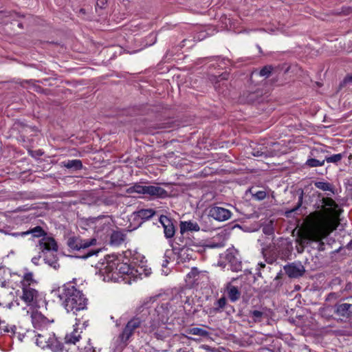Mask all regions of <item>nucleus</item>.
Masks as SVG:
<instances>
[{
	"instance_id": "1",
	"label": "nucleus",
	"mask_w": 352,
	"mask_h": 352,
	"mask_svg": "<svg viewBox=\"0 0 352 352\" xmlns=\"http://www.w3.org/2000/svg\"><path fill=\"white\" fill-rule=\"evenodd\" d=\"M322 209L314 214L311 225L301 231L298 241L302 247L311 241H319L336 230L341 210L331 198L322 199Z\"/></svg>"
},
{
	"instance_id": "2",
	"label": "nucleus",
	"mask_w": 352,
	"mask_h": 352,
	"mask_svg": "<svg viewBox=\"0 0 352 352\" xmlns=\"http://www.w3.org/2000/svg\"><path fill=\"white\" fill-rule=\"evenodd\" d=\"M100 269L101 274L104 276V280L120 281V279L128 283L136 278H142L143 272L148 276L150 272L143 269V267H135L127 263L121 262L116 256H108L105 258V263Z\"/></svg>"
},
{
	"instance_id": "3",
	"label": "nucleus",
	"mask_w": 352,
	"mask_h": 352,
	"mask_svg": "<svg viewBox=\"0 0 352 352\" xmlns=\"http://www.w3.org/2000/svg\"><path fill=\"white\" fill-rule=\"evenodd\" d=\"M147 306L144 333L157 340H164L173 333L172 325L168 324L169 311L164 305L157 307L151 312Z\"/></svg>"
},
{
	"instance_id": "4",
	"label": "nucleus",
	"mask_w": 352,
	"mask_h": 352,
	"mask_svg": "<svg viewBox=\"0 0 352 352\" xmlns=\"http://www.w3.org/2000/svg\"><path fill=\"white\" fill-rule=\"evenodd\" d=\"M36 283L32 272L24 273L20 281L21 288L22 289L20 298L25 304V306H21L17 300H14L8 303L5 307L12 309L16 307H21V313L32 309L39 308L41 304L44 302V299L43 295L34 288Z\"/></svg>"
},
{
	"instance_id": "5",
	"label": "nucleus",
	"mask_w": 352,
	"mask_h": 352,
	"mask_svg": "<svg viewBox=\"0 0 352 352\" xmlns=\"http://www.w3.org/2000/svg\"><path fill=\"white\" fill-rule=\"evenodd\" d=\"M62 302V305L67 312L76 314L77 311L86 309L87 299L81 291L70 284L64 285L56 290H54Z\"/></svg>"
},
{
	"instance_id": "6",
	"label": "nucleus",
	"mask_w": 352,
	"mask_h": 352,
	"mask_svg": "<svg viewBox=\"0 0 352 352\" xmlns=\"http://www.w3.org/2000/svg\"><path fill=\"white\" fill-rule=\"evenodd\" d=\"M18 340L20 342L34 341L40 348L49 349L52 352H59L63 349L62 344L57 340L53 332L41 331V333L33 330H27L25 333H18Z\"/></svg>"
},
{
	"instance_id": "7",
	"label": "nucleus",
	"mask_w": 352,
	"mask_h": 352,
	"mask_svg": "<svg viewBox=\"0 0 352 352\" xmlns=\"http://www.w3.org/2000/svg\"><path fill=\"white\" fill-rule=\"evenodd\" d=\"M145 308H143L140 316H136L131 318L125 325L122 332L117 339L118 350L124 349L128 344L131 337L133 335L135 330L140 329L144 333L146 326V316H147V306L145 304Z\"/></svg>"
},
{
	"instance_id": "8",
	"label": "nucleus",
	"mask_w": 352,
	"mask_h": 352,
	"mask_svg": "<svg viewBox=\"0 0 352 352\" xmlns=\"http://www.w3.org/2000/svg\"><path fill=\"white\" fill-rule=\"evenodd\" d=\"M194 252L192 249L183 247L179 249L166 250L164 254L165 260L162 263V267H166L169 263L180 264L184 263L194 257Z\"/></svg>"
},
{
	"instance_id": "9",
	"label": "nucleus",
	"mask_w": 352,
	"mask_h": 352,
	"mask_svg": "<svg viewBox=\"0 0 352 352\" xmlns=\"http://www.w3.org/2000/svg\"><path fill=\"white\" fill-rule=\"evenodd\" d=\"M28 232L35 237L42 236V238L38 240L37 245V247L41 252H45V251H56L58 250V245L54 239L45 234L41 227L36 226Z\"/></svg>"
},
{
	"instance_id": "10",
	"label": "nucleus",
	"mask_w": 352,
	"mask_h": 352,
	"mask_svg": "<svg viewBox=\"0 0 352 352\" xmlns=\"http://www.w3.org/2000/svg\"><path fill=\"white\" fill-rule=\"evenodd\" d=\"M126 192L129 194L138 193L142 195H148L150 196L164 198L168 196V192L164 188L157 186H142L140 184H135L126 189Z\"/></svg>"
},
{
	"instance_id": "11",
	"label": "nucleus",
	"mask_w": 352,
	"mask_h": 352,
	"mask_svg": "<svg viewBox=\"0 0 352 352\" xmlns=\"http://www.w3.org/2000/svg\"><path fill=\"white\" fill-rule=\"evenodd\" d=\"M112 219L109 216H99L97 217H90L87 219V224L95 232H107L112 225Z\"/></svg>"
},
{
	"instance_id": "12",
	"label": "nucleus",
	"mask_w": 352,
	"mask_h": 352,
	"mask_svg": "<svg viewBox=\"0 0 352 352\" xmlns=\"http://www.w3.org/2000/svg\"><path fill=\"white\" fill-rule=\"evenodd\" d=\"M38 309L28 310L21 313V314L24 316L30 315L34 327L40 329L47 325L49 323V320L41 311H38Z\"/></svg>"
},
{
	"instance_id": "13",
	"label": "nucleus",
	"mask_w": 352,
	"mask_h": 352,
	"mask_svg": "<svg viewBox=\"0 0 352 352\" xmlns=\"http://www.w3.org/2000/svg\"><path fill=\"white\" fill-rule=\"evenodd\" d=\"M209 215L218 221H225L231 218L232 212L228 209L214 206L210 208Z\"/></svg>"
},
{
	"instance_id": "14",
	"label": "nucleus",
	"mask_w": 352,
	"mask_h": 352,
	"mask_svg": "<svg viewBox=\"0 0 352 352\" xmlns=\"http://www.w3.org/2000/svg\"><path fill=\"white\" fill-rule=\"evenodd\" d=\"M95 239L82 240L78 237H70L67 240V245L72 250L85 249L96 243Z\"/></svg>"
},
{
	"instance_id": "15",
	"label": "nucleus",
	"mask_w": 352,
	"mask_h": 352,
	"mask_svg": "<svg viewBox=\"0 0 352 352\" xmlns=\"http://www.w3.org/2000/svg\"><path fill=\"white\" fill-rule=\"evenodd\" d=\"M285 273L290 278H296L302 276L305 272V267L300 263H292L284 266Z\"/></svg>"
},
{
	"instance_id": "16",
	"label": "nucleus",
	"mask_w": 352,
	"mask_h": 352,
	"mask_svg": "<svg viewBox=\"0 0 352 352\" xmlns=\"http://www.w3.org/2000/svg\"><path fill=\"white\" fill-rule=\"evenodd\" d=\"M160 222L164 228V232L166 238H172L175 233V228L171 219L166 216L162 215Z\"/></svg>"
},
{
	"instance_id": "17",
	"label": "nucleus",
	"mask_w": 352,
	"mask_h": 352,
	"mask_svg": "<svg viewBox=\"0 0 352 352\" xmlns=\"http://www.w3.org/2000/svg\"><path fill=\"white\" fill-rule=\"evenodd\" d=\"M179 228L182 234H184L187 232H198L200 230L198 223L192 221H181Z\"/></svg>"
},
{
	"instance_id": "18",
	"label": "nucleus",
	"mask_w": 352,
	"mask_h": 352,
	"mask_svg": "<svg viewBox=\"0 0 352 352\" xmlns=\"http://www.w3.org/2000/svg\"><path fill=\"white\" fill-rule=\"evenodd\" d=\"M227 241L226 234L223 232L219 233L213 237L212 241H210L207 247L210 248H219L224 247Z\"/></svg>"
},
{
	"instance_id": "19",
	"label": "nucleus",
	"mask_w": 352,
	"mask_h": 352,
	"mask_svg": "<svg viewBox=\"0 0 352 352\" xmlns=\"http://www.w3.org/2000/svg\"><path fill=\"white\" fill-rule=\"evenodd\" d=\"M80 322H78L75 324L74 329L72 332L67 333L65 336V342L67 344H76V342L79 340L80 338V333L82 331H79L78 330V326L80 325Z\"/></svg>"
},
{
	"instance_id": "20",
	"label": "nucleus",
	"mask_w": 352,
	"mask_h": 352,
	"mask_svg": "<svg viewBox=\"0 0 352 352\" xmlns=\"http://www.w3.org/2000/svg\"><path fill=\"white\" fill-rule=\"evenodd\" d=\"M56 251H56H45V252H43L45 254V263H47L51 267L54 268V270H57L59 267L57 256L56 255L54 254V252H56Z\"/></svg>"
},
{
	"instance_id": "21",
	"label": "nucleus",
	"mask_w": 352,
	"mask_h": 352,
	"mask_svg": "<svg viewBox=\"0 0 352 352\" xmlns=\"http://www.w3.org/2000/svg\"><path fill=\"white\" fill-rule=\"evenodd\" d=\"M0 331L1 333H8L10 336L12 337L16 336L18 338V333L16 332V327L14 324H10L4 320H0Z\"/></svg>"
},
{
	"instance_id": "22",
	"label": "nucleus",
	"mask_w": 352,
	"mask_h": 352,
	"mask_svg": "<svg viewBox=\"0 0 352 352\" xmlns=\"http://www.w3.org/2000/svg\"><path fill=\"white\" fill-rule=\"evenodd\" d=\"M336 312L342 317H349L352 314V304L342 303L336 307Z\"/></svg>"
},
{
	"instance_id": "23",
	"label": "nucleus",
	"mask_w": 352,
	"mask_h": 352,
	"mask_svg": "<svg viewBox=\"0 0 352 352\" xmlns=\"http://www.w3.org/2000/svg\"><path fill=\"white\" fill-rule=\"evenodd\" d=\"M155 214V211L152 209H141L133 212V218H139L142 223L152 217Z\"/></svg>"
},
{
	"instance_id": "24",
	"label": "nucleus",
	"mask_w": 352,
	"mask_h": 352,
	"mask_svg": "<svg viewBox=\"0 0 352 352\" xmlns=\"http://www.w3.org/2000/svg\"><path fill=\"white\" fill-rule=\"evenodd\" d=\"M205 272H200L196 267L191 269L190 272L187 274V278L190 284L198 283L201 277L205 276Z\"/></svg>"
},
{
	"instance_id": "25",
	"label": "nucleus",
	"mask_w": 352,
	"mask_h": 352,
	"mask_svg": "<svg viewBox=\"0 0 352 352\" xmlns=\"http://www.w3.org/2000/svg\"><path fill=\"white\" fill-rule=\"evenodd\" d=\"M226 292L228 297L232 302L236 301L241 296V292L239 289L231 284L227 285Z\"/></svg>"
},
{
	"instance_id": "26",
	"label": "nucleus",
	"mask_w": 352,
	"mask_h": 352,
	"mask_svg": "<svg viewBox=\"0 0 352 352\" xmlns=\"http://www.w3.org/2000/svg\"><path fill=\"white\" fill-rule=\"evenodd\" d=\"M124 241V235L120 232H113L111 236L112 245H118Z\"/></svg>"
},
{
	"instance_id": "27",
	"label": "nucleus",
	"mask_w": 352,
	"mask_h": 352,
	"mask_svg": "<svg viewBox=\"0 0 352 352\" xmlns=\"http://www.w3.org/2000/svg\"><path fill=\"white\" fill-rule=\"evenodd\" d=\"M64 166L67 168H74L76 170L80 169L82 167V164L79 160H72L64 162Z\"/></svg>"
},
{
	"instance_id": "28",
	"label": "nucleus",
	"mask_w": 352,
	"mask_h": 352,
	"mask_svg": "<svg viewBox=\"0 0 352 352\" xmlns=\"http://www.w3.org/2000/svg\"><path fill=\"white\" fill-rule=\"evenodd\" d=\"M314 185L317 188L322 190L323 191H331L333 192V188L332 185L329 182H315Z\"/></svg>"
},
{
	"instance_id": "29",
	"label": "nucleus",
	"mask_w": 352,
	"mask_h": 352,
	"mask_svg": "<svg viewBox=\"0 0 352 352\" xmlns=\"http://www.w3.org/2000/svg\"><path fill=\"white\" fill-rule=\"evenodd\" d=\"M188 333L189 334H192V335H195V336H200L202 337H207L209 335V333L206 330H205L202 328H199V327H193V328L189 329L188 330Z\"/></svg>"
},
{
	"instance_id": "30",
	"label": "nucleus",
	"mask_w": 352,
	"mask_h": 352,
	"mask_svg": "<svg viewBox=\"0 0 352 352\" xmlns=\"http://www.w3.org/2000/svg\"><path fill=\"white\" fill-rule=\"evenodd\" d=\"M252 155L256 157H267L270 156L271 154L269 153L266 148H253Z\"/></svg>"
},
{
	"instance_id": "31",
	"label": "nucleus",
	"mask_w": 352,
	"mask_h": 352,
	"mask_svg": "<svg viewBox=\"0 0 352 352\" xmlns=\"http://www.w3.org/2000/svg\"><path fill=\"white\" fill-rule=\"evenodd\" d=\"M344 157V155L342 153H338L333 155L329 157H327L325 158V161L328 163H333L337 164L338 162H340Z\"/></svg>"
},
{
	"instance_id": "32",
	"label": "nucleus",
	"mask_w": 352,
	"mask_h": 352,
	"mask_svg": "<svg viewBox=\"0 0 352 352\" xmlns=\"http://www.w3.org/2000/svg\"><path fill=\"white\" fill-rule=\"evenodd\" d=\"M325 160L320 161L316 159L311 158L308 159L306 162V164L310 167H318L322 166L324 164Z\"/></svg>"
},
{
	"instance_id": "33",
	"label": "nucleus",
	"mask_w": 352,
	"mask_h": 352,
	"mask_svg": "<svg viewBox=\"0 0 352 352\" xmlns=\"http://www.w3.org/2000/svg\"><path fill=\"white\" fill-rule=\"evenodd\" d=\"M263 316V312L258 310H254L250 311V316L254 322H260Z\"/></svg>"
},
{
	"instance_id": "34",
	"label": "nucleus",
	"mask_w": 352,
	"mask_h": 352,
	"mask_svg": "<svg viewBox=\"0 0 352 352\" xmlns=\"http://www.w3.org/2000/svg\"><path fill=\"white\" fill-rule=\"evenodd\" d=\"M226 305V299L225 297L219 298L215 303L214 310L217 312L221 311Z\"/></svg>"
},
{
	"instance_id": "35",
	"label": "nucleus",
	"mask_w": 352,
	"mask_h": 352,
	"mask_svg": "<svg viewBox=\"0 0 352 352\" xmlns=\"http://www.w3.org/2000/svg\"><path fill=\"white\" fill-rule=\"evenodd\" d=\"M129 221H130L132 229L138 228L142 223V221H140V219L133 217V213L130 215Z\"/></svg>"
},
{
	"instance_id": "36",
	"label": "nucleus",
	"mask_w": 352,
	"mask_h": 352,
	"mask_svg": "<svg viewBox=\"0 0 352 352\" xmlns=\"http://www.w3.org/2000/svg\"><path fill=\"white\" fill-rule=\"evenodd\" d=\"M263 232L265 234L271 235L274 232V228H273V223L272 221L268 222L267 224L263 226Z\"/></svg>"
},
{
	"instance_id": "37",
	"label": "nucleus",
	"mask_w": 352,
	"mask_h": 352,
	"mask_svg": "<svg viewBox=\"0 0 352 352\" xmlns=\"http://www.w3.org/2000/svg\"><path fill=\"white\" fill-rule=\"evenodd\" d=\"M272 67L271 66H265L259 72V75L261 76L268 77L272 72Z\"/></svg>"
},
{
	"instance_id": "38",
	"label": "nucleus",
	"mask_w": 352,
	"mask_h": 352,
	"mask_svg": "<svg viewBox=\"0 0 352 352\" xmlns=\"http://www.w3.org/2000/svg\"><path fill=\"white\" fill-rule=\"evenodd\" d=\"M266 197V192L263 190H259L253 194V197L256 200H263Z\"/></svg>"
},
{
	"instance_id": "39",
	"label": "nucleus",
	"mask_w": 352,
	"mask_h": 352,
	"mask_svg": "<svg viewBox=\"0 0 352 352\" xmlns=\"http://www.w3.org/2000/svg\"><path fill=\"white\" fill-rule=\"evenodd\" d=\"M80 352H96V349L93 347V346L90 343V340H89L87 345L84 347L82 351Z\"/></svg>"
},
{
	"instance_id": "40",
	"label": "nucleus",
	"mask_w": 352,
	"mask_h": 352,
	"mask_svg": "<svg viewBox=\"0 0 352 352\" xmlns=\"http://www.w3.org/2000/svg\"><path fill=\"white\" fill-rule=\"evenodd\" d=\"M229 253L227 254V258L229 260L230 263H234L235 262V258L234 256H232V254L233 252H236V250H228Z\"/></svg>"
},
{
	"instance_id": "41",
	"label": "nucleus",
	"mask_w": 352,
	"mask_h": 352,
	"mask_svg": "<svg viewBox=\"0 0 352 352\" xmlns=\"http://www.w3.org/2000/svg\"><path fill=\"white\" fill-rule=\"evenodd\" d=\"M8 16L6 15V14L5 12H0V23H8L9 20L7 19Z\"/></svg>"
},
{
	"instance_id": "42",
	"label": "nucleus",
	"mask_w": 352,
	"mask_h": 352,
	"mask_svg": "<svg viewBox=\"0 0 352 352\" xmlns=\"http://www.w3.org/2000/svg\"><path fill=\"white\" fill-rule=\"evenodd\" d=\"M103 203H104V204H105L107 206H111V205L115 204L116 201L113 197H110V198L104 199Z\"/></svg>"
},
{
	"instance_id": "43",
	"label": "nucleus",
	"mask_w": 352,
	"mask_h": 352,
	"mask_svg": "<svg viewBox=\"0 0 352 352\" xmlns=\"http://www.w3.org/2000/svg\"><path fill=\"white\" fill-rule=\"evenodd\" d=\"M107 0H97L96 1V8H103L105 5L107 4Z\"/></svg>"
},
{
	"instance_id": "44",
	"label": "nucleus",
	"mask_w": 352,
	"mask_h": 352,
	"mask_svg": "<svg viewBox=\"0 0 352 352\" xmlns=\"http://www.w3.org/2000/svg\"><path fill=\"white\" fill-rule=\"evenodd\" d=\"M148 38L150 39V43H146V45H152L156 42V35L155 34H151L148 36Z\"/></svg>"
},
{
	"instance_id": "45",
	"label": "nucleus",
	"mask_w": 352,
	"mask_h": 352,
	"mask_svg": "<svg viewBox=\"0 0 352 352\" xmlns=\"http://www.w3.org/2000/svg\"><path fill=\"white\" fill-rule=\"evenodd\" d=\"M30 234V232H14L12 233L11 235L15 237L17 236H24Z\"/></svg>"
},
{
	"instance_id": "46",
	"label": "nucleus",
	"mask_w": 352,
	"mask_h": 352,
	"mask_svg": "<svg viewBox=\"0 0 352 352\" xmlns=\"http://www.w3.org/2000/svg\"><path fill=\"white\" fill-rule=\"evenodd\" d=\"M41 258V255H38V256H34L32 258V262L36 265H38L39 264V261Z\"/></svg>"
},
{
	"instance_id": "47",
	"label": "nucleus",
	"mask_w": 352,
	"mask_h": 352,
	"mask_svg": "<svg viewBox=\"0 0 352 352\" xmlns=\"http://www.w3.org/2000/svg\"><path fill=\"white\" fill-rule=\"evenodd\" d=\"M302 200V192L301 193V195L299 197L298 206L294 210H296L298 208H299L301 206Z\"/></svg>"
},
{
	"instance_id": "48",
	"label": "nucleus",
	"mask_w": 352,
	"mask_h": 352,
	"mask_svg": "<svg viewBox=\"0 0 352 352\" xmlns=\"http://www.w3.org/2000/svg\"><path fill=\"white\" fill-rule=\"evenodd\" d=\"M240 267H241L240 262L236 261L235 267H234V270H236V271L239 270Z\"/></svg>"
},
{
	"instance_id": "49",
	"label": "nucleus",
	"mask_w": 352,
	"mask_h": 352,
	"mask_svg": "<svg viewBox=\"0 0 352 352\" xmlns=\"http://www.w3.org/2000/svg\"><path fill=\"white\" fill-rule=\"evenodd\" d=\"M282 274H283L282 272H281V271H280V272L277 274L276 276L275 277V280H278V279L281 278V277H282Z\"/></svg>"
},
{
	"instance_id": "50",
	"label": "nucleus",
	"mask_w": 352,
	"mask_h": 352,
	"mask_svg": "<svg viewBox=\"0 0 352 352\" xmlns=\"http://www.w3.org/2000/svg\"><path fill=\"white\" fill-rule=\"evenodd\" d=\"M345 82H352V74L346 77Z\"/></svg>"
},
{
	"instance_id": "51",
	"label": "nucleus",
	"mask_w": 352,
	"mask_h": 352,
	"mask_svg": "<svg viewBox=\"0 0 352 352\" xmlns=\"http://www.w3.org/2000/svg\"><path fill=\"white\" fill-rule=\"evenodd\" d=\"M93 254H94L93 252H89L85 256H83V258L89 257V256H92Z\"/></svg>"
},
{
	"instance_id": "52",
	"label": "nucleus",
	"mask_w": 352,
	"mask_h": 352,
	"mask_svg": "<svg viewBox=\"0 0 352 352\" xmlns=\"http://www.w3.org/2000/svg\"><path fill=\"white\" fill-rule=\"evenodd\" d=\"M258 265H259L261 268H263V267H265V264L263 263H260L258 264Z\"/></svg>"
},
{
	"instance_id": "53",
	"label": "nucleus",
	"mask_w": 352,
	"mask_h": 352,
	"mask_svg": "<svg viewBox=\"0 0 352 352\" xmlns=\"http://www.w3.org/2000/svg\"><path fill=\"white\" fill-rule=\"evenodd\" d=\"M227 76H228L227 74L222 75V77L221 78V79H226Z\"/></svg>"
},
{
	"instance_id": "54",
	"label": "nucleus",
	"mask_w": 352,
	"mask_h": 352,
	"mask_svg": "<svg viewBox=\"0 0 352 352\" xmlns=\"http://www.w3.org/2000/svg\"><path fill=\"white\" fill-rule=\"evenodd\" d=\"M82 325L85 327L87 326V321H85L82 324Z\"/></svg>"
},
{
	"instance_id": "55",
	"label": "nucleus",
	"mask_w": 352,
	"mask_h": 352,
	"mask_svg": "<svg viewBox=\"0 0 352 352\" xmlns=\"http://www.w3.org/2000/svg\"><path fill=\"white\" fill-rule=\"evenodd\" d=\"M2 305H3V304L0 302V306H2Z\"/></svg>"
}]
</instances>
